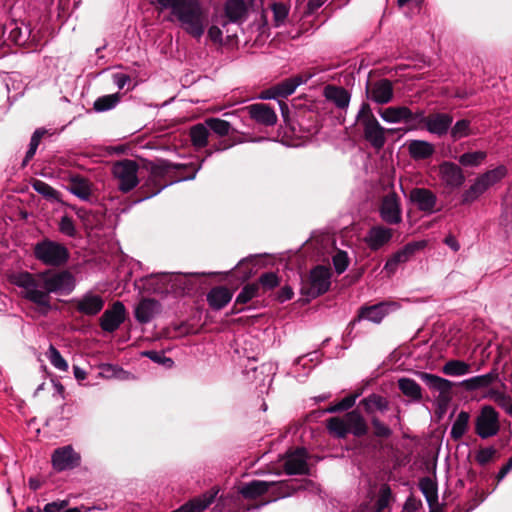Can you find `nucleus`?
Masks as SVG:
<instances>
[{"label": "nucleus", "instance_id": "14", "mask_svg": "<svg viewBox=\"0 0 512 512\" xmlns=\"http://www.w3.org/2000/svg\"><path fill=\"white\" fill-rule=\"evenodd\" d=\"M331 285V272L322 265L313 268L309 275V287L304 292L311 298H316L326 293Z\"/></svg>", "mask_w": 512, "mask_h": 512}, {"label": "nucleus", "instance_id": "35", "mask_svg": "<svg viewBox=\"0 0 512 512\" xmlns=\"http://www.w3.org/2000/svg\"><path fill=\"white\" fill-rule=\"evenodd\" d=\"M68 190L83 201H89L92 194L90 181L79 175L70 178Z\"/></svg>", "mask_w": 512, "mask_h": 512}, {"label": "nucleus", "instance_id": "19", "mask_svg": "<svg viewBox=\"0 0 512 512\" xmlns=\"http://www.w3.org/2000/svg\"><path fill=\"white\" fill-rule=\"evenodd\" d=\"M238 112H246L257 124L272 127L277 123V114L273 108L264 103L248 105Z\"/></svg>", "mask_w": 512, "mask_h": 512}, {"label": "nucleus", "instance_id": "56", "mask_svg": "<svg viewBox=\"0 0 512 512\" xmlns=\"http://www.w3.org/2000/svg\"><path fill=\"white\" fill-rule=\"evenodd\" d=\"M272 12L276 26H279L287 18L289 11L285 4L276 2L272 5Z\"/></svg>", "mask_w": 512, "mask_h": 512}, {"label": "nucleus", "instance_id": "64", "mask_svg": "<svg viewBox=\"0 0 512 512\" xmlns=\"http://www.w3.org/2000/svg\"><path fill=\"white\" fill-rule=\"evenodd\" d=\"M444 243L449 247L451 248L454 252H457L459 251L460 249V244L458 242V240L456 239V237L452 234H449L447 235L445 238H444Z\"/></svg>", "mask_w": 512, "mask_h": 512}, {"label": "nucleus", "instance_id": "3", "mask_svg": "<svg viewBox=\"0 0 512 512\" xmlns=\"http://www.w3.org/2000/svg\"><path fill=\"white\" fill-rule=\"evenodd\" d=\"M325 426L328 433L337 439H344L349 434L362 438L369 431L366 419L357 409L348 411L343 416L328 418Z\"/></svg>", "mask_w": 512, "mask_h": 512}, {"label": "nucleus", "instance_id": "23", "mask_svg": "<svg viewBox=\"0 0 512 512\" xmlns=\"http://www.w3.org/2000/svg\"><path fill=\"white\" fill-rule=\"evenodd\" d=\"M439 177L446 187L452 189L459 188L465 182L461 167L450 161H444L439 165Z\"/></svg>", "mask_w": 512, "mask_h": 512}, {"label": "nucleus", "instance_id": "40", "mask_svg": "<svg viewBox=\"0 0 512 512\" xmlns=\"http://www.w3.org/2000/svg\"><path fill=\"white\" fill-rule=\"evenodd\" d=\"M470 414L466 411H461L457 415L452 424L450 436L453 440H460L468 430Z\"/></svg>", "mask_w": 512, "mask_h": 512}, {"label": "nucleus", "instance_id": "10", "mask_svg": "<svg viewBox=\"0 0 512 512\" xmlns=\"http://www.w3.org/2000/svg\"><path fill=\"white\" fill-rule=\"evenodd\" d=\"M138 170V163L130 159L118 161L113 165L112 172L119 191L128 193L139 184Z\"/></svg>", "mask_w": 512, "mask_h": 512}, {"label": "nucleus", "instance_id": "57", "mask_svg": "<svg viewBox=\"0 0 512 512\" xmlns=\"http://www.w3.org/2000/svg\"><path fill=\"white\" fill-rule=\"evenodd\" d=\"M143 355L148 357L150 360H152L155 363H165L166 361L172 363V360L170 358H167L164 355V353L159 352V351H155V350L145 351V352H143Z\"/></svg>", "mask_w": 512, "mask_h": 512}, {"label": "nucleus", "instance_id": "5", "mask_svg": "<svg viewBox=\"0 0 512 512\" xmlns=\"http://www.w3.org/2000/svg\"><path fill=\"white\" fill-rule=\"evenodd\" d=\"M356 121L363 129L364 139L375 150H380L386 143V129L376 119L373 111L367 102H363L356 115Z\"/></svg>", "mask_w": 512, "mask_h": 512}, {"label": "nucleus", "instance_id": "11", "mask_svg": "<svg viewBox=\"0 0 512 512\" xmlns=\"http://www.w3.org/2000/svg\"><path fill=\"white\" fill-rule=\"evenodd\" d=\"M475 433L481 439L496 436L500 431L499 413L491 405H484L475 418Z\"/></svg>", "mask_w": 512, "mask_h": 512}, {"label": "nucleus", "instance_id": "22", "mask_svg": "<svg viewBox=\"0 0 512 512\" xmlns=\"http://www.w3.org/2000/svg\"><path fill=\"white\" fill-rule=\"evenodd\" d=\"M73 303L76 311L85 316L97 315L105 304L102 296L92 292H86L80 298L74 299Z\"/></svg>", "mask_w": 512, "mask_h": 512}, {"label": "nucleus", "instance_id": "16", "mask_svg": "<svg viewBox=\"0 0 512 512\" xmlns=\"http://www.w3.org/2000/svg\"><path fill=\"white\" fill-rule=\"evenodd\" d=\"M51 462L56 471L62 472L78 467L81 462V457L71 445H66L53 451Z\"/></svg>", "mask_w": 512, "mask_h": 512}, {"label": "nucleus", "instance_id": "39", "mask_svg": "<svg viewBox=\"0 0 512 512\" xmlns=\"http://www.w3.org/2000/svg\"><path fill=\"white\" fill-rule=\"evenodd\" d=\"M189 135L194 147L197 149L206 147L208 144L209 128L206 126L205 121L192 126Z\"/></svg>", "mask_w": 512, "mask_h": 512}, {"label": "nucleus", "instance_id": "43", "mask_svg": "<svg viewBox=\"0 0 512 512\" xmlns=\"http://www.w3.org/2000/svg\"><path fill=\"white\" fill-rule=\"evenodd\" d=\"M470 364L462 360H449L443 367L442 372L448 376H463L470 373Z\"/></svg>", "mask_w": 512, "mask_h": 512}, {"label": "nucleus", "instance_id": "54", "mask_svg": "<svg viewBox=\"0 0 512 512\" xmlns=\"http://www.w3.org/2000/svg\"><path fill=\"white\" fill-rule=\"evenodd\" d=\"M59 231L68 237H75L76 228L74 221L70 216L64 215L61 217L59 222Z\"/></svg>", "mask_w": 512, "mask_h": 512}, {"label": "nucleus", "instance_id": "62", "mask_svg": "<svg viewBox=\"0 0 512 512\" xmlns=\"http://www.w3.org/2000/svg\"><path fill=\"white\" fill-rule=\"evenodd\" d=\"M512 470V456L509 458L506 464H504L496 475L497 482H501L506 475Z\"/></svg>", "mask_w": 512, "mask_h": 512}, {"label": "nucleus", "instance_id": "20", "mask_svg": "<svg viewBox=\"0 0 512 512\" xmlns=\"http://www.w3.org/2000/svg\"><path fill=\"white\" fill-rule=\"evenodd\" d=\"M393 235V229L383 225H374L367 231L363 241L371 251L376 252L386 246L392 240Z\"/></svg>", "mask_w": 512, "mask_h": 512}, {"label": "nucleus", "instance_id": "36", "mask_svg": "<svg viewBox=\"0 0 512 512\" xmlns=\"http://www.w3.org/2000/svg\"><path fill=\"white\" fill-rule=\"evenodd\" d=\"M224 11L230 22H241L245 19L247 6L243 0H227Z\"/></svg>", "mask_w": 512, "mask_h": 512}, {"label": "nucleus", "instance_id": "34", "mask_svg": "<svg viewBox=\"0 0 512 512\" xmlns=\"http://www.w3.org/2000/svg\"><path fill=\"white\" fill-rule=\"evenodd\" d=\"M324 96L327 100L333 102L336 107L345 109L349 106L351 95L340 86L328 85L324 89Z\"/></svg>", "mask_w": 512, "mask_h": 512}, {"label": "nucleus", "instance_id": "21", "mask_svg": "<svg viewBox=\"0 0 512 512\" xmlns=\"http://www.w3.org/2000/svg\"><path fill=\"white\" fill-rule=\"evenodd\" d=\"M409 200L423 213L436 212L437 196L428 188H413L409 193Z\"/></svg>", "mask_w": 512, "mask_h": 512}, {"label": "nucleus", "instance_id": "13", "mask_svg": "<svg viewBox=\"0 0 512 512\" xmlns=\"http://www.w3.org/2000/svg\"><path fill=\"white\" fill-rule=\"evenodd\" d=\"M399 304L394 301H383L370 306H362L352 323L367 320L379 324L391 312L397 310Z\"/></svg>", "mask_w": 512, "mask_h": 512}, {"label": "nucleus", "instance_id": "49", "mask_svg": "<svg viewBox=\"0 0 512 512\" xmlns=\"http://www.w3.org/2000/svg\"><path fill=\"white\" fill-rule=\"evenodd\" d=\"M33 189L47 199L60 201V192L54 189L48 183L42 180H35L32 184Z\"/></svg>", "mask_w": 512, "mask_h": 512}, {"label": "nucleus", "instance_id": "59", "mask_svg": "<svg viewBox=\"0 0 512 512\" xmlns=\"http://www.w3.org/2000/svg\"><path fill=\"white\" fill-rule=\"evenodd\" d=\"M294 296V292H293V289L286 285V286H283L278 294H277V299L279 302L283 303V302H286V301H289L293 298Z\"/></svg>", "mask_w": 512, "mask_h": 512}, {"label": "nucleus", "instance_id": "50", "mask_svg": "<svg viewBox=\"0 0 512 512\" xmlns=\"http://www.w3.org/2000/svg\"><path fill=\"white\" fill-rule=\"evenodd\" d=\"M496 455H497L496 448L493 446H489V447H484V448L478 449L475 453L474 458H475L476 463L479 466L484 467L487 464H489L490 462H493L494 459L496 458Z\"/></svg>", "mask_w": 512, "mask_h": 512}, {"label": "nucleus", "instance_id": "51", "mask_svg": "<svg viewBox=\"0 0 512 512\" xmlns=\"http://www.w3.org/2000/svg\"><path fill=\"white\" fill-rule=\"evenodd\" d=\"M357 395L350 394L342 398L339 402L329 405L326 409V413H337L343 411H349L356 402Z\"/></svg>", "mask_w": 512, "mask_h": 512}, {"label": "nucleus", "instance_id": "6", "mask_svg": "<svg viewBox=\"0 0 512 512\" xmlns=\"http://www.w3.org/2000/svg\"><path fill=\"white\" fill-rule=\"evenodd\" d=\"M33 254L41 264L54 268L65 266L70 259L69 249L64 244L48 238L34 245Z\"/></svg>", "mask_w": 512, "mask_h": 512}, {"label": "nucleus", "instance_id": "28", "mask_svg": "<svg viewBox=\"0 0 512 512\" xmlns=\"http://www.w3.org/2000/svg\"><path fill=\"white\" fill-rule=\"evenodd\" d=\"M420 377L430 390L439 392L440 398H450L453 388V383L450 380L427 372L421 373Z\"/></svg>", "mask_w": 512, "mask_h": 512}, {"label": "nucleus", "instance_id": "37", "mask_svg": "<svg viewBox=\"0 0 512 512\" xmlns=\"http://www.w3.org/2000/svg\"><path fill=\"white\" fill-rule=\"evenodd\" d=\"M399 390L414 402H419L422 399L421 386L411 378L402 377L398 380Z\"/></svg>", "mask_w": 512, "mask_h": 512}, {"label": "nucleus", "instance_id": "63", "mask_svg": "<svg viewBox=\"0 0 512 512\" xmlns=\"http://www.w3.org/2000/svg\"><path fill=\"white\" fill-rule=\"evenodd\" d=\"M259 98L262 100H269V99H277L280 98L275 85L270 87L269 89L263 90L261 94L259 95Z\"/></svg>", "mask_w": 512, "mask_h": 512}, {"label": "nucleus", "instance_id": "26", "mask_svg": "<svg viewBox=\"0 0 512 512\" xmlns=\"http://www.w3.org/2000/svg\"><path fill=\"white\" fill-rule=\"evenodd\" d=\"M368 98L377 104H387L393 98V86L390 80L381 79L367 87Z\"/></svg>", "mask_w": 512, "mask_h": 512}, {"label": "nucleus", "instance_id": "32", "mask_svg": "<svg viewBox=\"0 0 512 512\" xmlns=\"http://www.w3.org/2000/svg\"><path fill=\"white\" fill-rule=\"evenodd\" d=\"M380 116L387 123H410L413 111L407 106L387 107L380 112Z\"/></svg>", "mask_w": 512, "mask_h": 512}, {"label": "nucleus", "instance_id": "33", "mask_svg": "<svg viewBox=\"0 0 512 512\" xmlns=\"http://www.w3.org/2000/svg\"><path fill=\"white\" fill-rule=\"evenodd\" d=\"M407 149L414 160L428 159L435 152L434 145L425 140H410L407 142Z\"/></svg>", "mask_w": 512, "mask_h": 512}, {"label": "nucleus", "instance_id": "2", "mask_svg": "<svg viewBox=\"0 0 512 512\" xmlns=\"http://www.w3.org/2000/svg\"><path fill=\"white\" fill-rule=\"evenodd\" d=\"M159 11L170 10L179 27L195 39H200L208 25V14L200 0H156Z\"/></svg>", "mask_w": 512, "mask_h": 512}, {"label": "nucleus", "instance_id": "29", "mask_svg": "<svg viewBox=\"0 0 512 512\" xmlns=\"http://www.w3.org/2000/svg\"><path fill=\"white\" fill-rule=\"evenodd\" d=\"M160 303L151 298L142 299L135 308V318L141 324H147L159 313Z\"/></svg>", "mask_w": 512, "mask_h": 512}, {"label": "nucleus", "instance_id": "60", "mask_svg": "<svg viewBox=\"0 0 512 512\" xmlns=\"http://www.w3.org/2000/svg\"><path fill=\"white\" fill-rule=\"evenodd\" d=\"M130 81L131 78L128 74L115 73L113 75V82L119 89H123L128 83H130Z\"/></svg>", "mask_w": 512, "mask_h": 512}, {"label": "nucleus", "instance_id": "12", "mask_svg": "<svg viewBox=\"0 0 512 512\" xmlns=\"http://www.w3.org/2000/svg\"><path fill=\"white\" fill-rule=\"evenodd\" d=\"M426 245L427 242L425 240L412 241L405 244L387 259L383 268L384 272L388 276L394 275L401 264L408 262L416 252L423 250Z\"/></svg>", "mask_w": 512, "mask_h": 512}, {"label": "nucleus", "instance_id": "44", "mask_svg": "<svg viewBox=\"0 0 512 512\" xmlns=\"http://www.w3.org/2000/svg\"><path fill=\"white\" fill-rule=\"evenodd\" d=\"M120 102L118 93L103 95L98 97L93 103V109L96 112H106L115 108Z\"/></svg>", "mask_w": 512, "mask_h": 512}, {"label": "nucleus", "instance_id": "41", "mask_svg": "<svg viewBox=\"0 0 512 512\" xmlns=\"http://www.w3.org/2000/svg\"><path fill=\"white\" fill-rule=\"evenodd\" d=\"M419 489L430 507L438 502L437 484L430 477H423L419 480Z\"/></svg>", "mask_w": 512, "mask_h": 512}, {"label": "nucleus", "instance_id": "55", "mask_svg": "<svg viewBox=\"0 0 512 512\" xmlns=\"http://www.w3.org/2000/svg\"><path fill=\"white\" fill-rule=\"evenodd\" d=\"M67 506L68 502L65 500L54 501L47 503L43 508V512H80V510L77 507L67 508Z\"/></svg>", "mask_w": 512, "mask_h": 512}, {"label": "nucleus", "instance_id": "52", "mask_svg": "<svg viewBox=\"0 0 512 512\" xmlns=\"http://www.w3.org/2000/svg\"><path fill=\"white\" fill-rule=\"evenodd\" d=\"M256 283L259 284V289H262L265 293L276 288L280 283V279L275 272H265Z\"/></svg>", "mask_w": 512, "mask_h": 512}, {"label": "nucleus", "instance_id": "58", "mask_svg": "<svg viewBox=\"0 0 512 512\" xmlns=\"http://www.w3.org/2000/svg\"><path fill=\"white\" fill-rule=\"evenodd\" d=\"M421 506L422 502L420 499L409 496L404 503L403 509L405 512H416Z\"/></svg>", "mask_w": 512, "mask_h": 512}, {"label": "nucleus", "instance_id": "18", "mask_svg": "<svg viewBox=\"0 0 512 512\" xmlns=\"http://www.w3.org/2000/svg\"><path fill=\"white\" fill-rule=\"evenodd\" d=\"M126 318V308L121 301H115L100 318V327L104 332L116 331Z\"/></svg>", "mask_w": 512, "mask_h": 512}, {"label": "nucleus", "instance_id": "61", "mask_svg": "<svg viewBox=\"0 0 512 512\" xmlns=\"http://www.w3.org/2000/svg\"><path fill=\"white\" fill-rule=\"evenodd\" d=\"M208 37L209 39L214 43H221L222 42V31L218 26H211L208 29Z\"/></svg>", "mask_w": 512, "mask_h": 512}, {"label": "nucleus", "instance_id": "17", "mask_svg": "<svg viewBox=\"0 0 512 512\" xmlns=\"http://www.w3.org/2000/svg\"><path fill=\"white\" fill-rule=\"evenodd\" d=\"M2 36L17 46H25L30 39L32 30L30 25L24 21L11 20L0 30Z\"/></svg>", "mask_w": 512, "mask_h": 512}, {"label": "nucleus", "instance_id": "9", "mask_svg": "<svg viewBox=\"0 0 512 512\" xmlns=\"http://www.w3.org/2000/svg\"><path fill=\"white\" fill-rule=\"evenodd\" d=\"M271 487H273V493H275L274 500L288 497L291 495L292 491H294V487H292L288 481L267 482L253 480L246 483L240 489V493L245 498L254 499L268 492Z\"/></svg>", "mask_w": 512, "mask_h": 512}, {"label": "nucleus", "instance_id": "48", "mask_svg": "<svg viewBox=\"0 0 512 512\" xmlns=\"http://www.w3.org/2000/svg\"><path fill=\"white\" fill-rule=\"evenodd\" d=\"M259 284L252 282L246 284L237 295L235 300L236 304H246L251 301L253 298L259 296Z\"/></svg>", "mask_w": 512, "mask_h": 512}, {"label": "nucleus", "instance_id": "24", "mask_svg": "<svg viewBox=\"0 0 512 512\" xmlns=\"http://www.w3.org/2000/svg\"><path fill=\"white\" fill-rule=\"evenodd\" d=\"M237 113L238 111L224 113V117L230 118L228 120L216 117L207 118L205 119L206 126H208L209 131L211 130L213 133L220 137L227 136L230 133L238 132V128L236 127V120L239 117L237 116Z\"/></svg>", "mask_w": 512, "mask_h": 512}, {"label": "nucleus", "instance_id": "45", "mask_svg": "<svg viewBox=\"0 0 512 512\" xmlns=\"http://www.w3.org/2000/svg\"><path fill=\"white\" fill-rule=\"evenodd\" d=\"M487 158L485 151H472L463 153L458 157V162L463 167H478Z\"/></svg>", "mask_w": 512, "mask_h": 512}, {"label": "nucleus", "instance_id": "47", "mask_svg": "<svg viewBox=\"0 0 512 512\" xmlns=\"http://www.w3.org/2000/svg\"><path fill=\"white\" fill-rule=\"evenodd\" d=\"M472 134L471 122L467 119H461L450 127V137L453 141L460 140Z\"/></svg>", "mask_w": 512, "mask_h": 512}, {"label": "nucleus", "instance_id": "53", "mask_svg": "<svg viewBox=\"0 0 512 512\" xmlns=\"http://www.w3.org/2000/svg\"><path fill=\"white\" fill-rule=\"evenodd\" d=\"M333 266L338 274L346 271L349 265V258L347 252L338 251L332 258Z\"/></svg>", "mask_w": 512, "mask_h": 512}, {"label": "nucleus", "instance_id": "15", "mask_svg": "<svg viewBox=\"0 0 512 512\" xmlns=\"http://www.w3.org/2000/svg\"><path fill=\"white\" fill-rule=\"evenodd\" d=\"M379 214L381 219L389 225H398L402 222L401 203L395 192H390L382 198Z\"/></svg>", "mask_w": 512, "mask_h": 512}, {"label": "nucleus", "instance_id": "7", "mask_svg": "<svg viewBox=\"0 0 512 512\" xmlns=\"http://www.w3.org/2000/svg\"><path fill=\"white\" fill-rule=\"evenodd\" d=\"M360 405L365 413L371 416L370 422L374 429V436L377 438H389L393 433L392 429L375 415L377 411L385 412L389 409V400L380 394L371 393L360 401Z\"/></svg>", "mask_w": 512, "mask_h": 512}, {"label": "nucleus", "instance_id": "25", "mask_svg": "<svg viewBox=\"0 0 512 512\" xmlns=\"http://www.w3.org/2000/svg\"><path fill=\"white\" fill-rule=\"evenodd\" d=\"M453 117L448 113H433L425 119L426 130L439 137L444 136L450 130Z\"/></svg>", "mask_w": 512, "mask_h": 512}, {"label": "nucleus", "instance_id": "8", "mask_svg": "<svg viewBox=\"0 0 512 512\" xmlns=\"http://www.w3.org/2000/svg\"><path fill=\"white\" fill-rule=\"evenodd\" d=\"M508 170L506 166L499 165L494 169L488 170L480 174L473 184L462 194L463 203H471L478 199L490 187L500 182L506 177Z\"/></svg>", "mask_w": 512, "mask_h": 512}, {"label": "nucleus", "instance_id": "27", "mask_svg": "<svg viewBox=\"0 0 512 512\" xmlns=\"http://www.w3.org/2000/svg\"><path fill=\"white\" fill-rule=\"evenodd\" d=\"M284 470L289 475H301L307 472V455L304 448H298L287 455Z\"/></svg>", "mask_w": 512, "mask_h": 512}, {"label": "nucleus", "instance_id": "46", "mask_svg": "<svg viewBox=\"0 0 512 512\" xmlns=\"http://www.w3.org/2000/svg\"><path fill=\"white\" fill-rule=\"evenodd\" d=\"M46 357L55 369L61 372L68 371L69 365L67 361L63 358L59 350L53 344L49 345V348L46 352Z\"/></svg>", "mask_w": 512, "mask_h": 512}, {"label": "nucleus", "instance_id": "4", "mask_svg": "<svg viewBox=\"0 0 512 512\" xmlns=\"http://www.w3.org/2000/svg\"><path fill=\"white\" fill-rule=\"evenodd\" d=\"M176 168V165L167 161L152 164L147 179L137 191L139 194L137 202L156 196L164 188L177 182L178 180L174 177Z\"/></svg>", "mask_w": 512, "mask_h": 512}, {"label": "nucleus", "instance_id": "38", "mask_svg": "<svg viewBox=\"0 0 512 512\" xmlns=\"http://www.w3.org/2000/svg\"><path fill=\"white\" fill-rule=\"evenodd\" d=\"M308 78H304L301 75H295L290 78H286L283 81L275 85L279 97L286 98L293 94L298 86L305 83Z\"/></svg>", "mask_w": 512, "mask_h": 512}, {"label": "nucleus", "instance_id": "30", "mask_svg": "<svg viewBox=\"0 0 512 512\" xmlns=\"http://www.w3.org/2000/svg\"><path fill=\"white\" fill-rule=\"evenodd\" d=\"M499 373L497 368L492 369L490 372L474 376L468 379L463 380L460 385L466 391H475L478 389H483L489 387L492 383L498 380Z\"/></svg>", "mask_w": 512, "mask_h": 512}, {"label": "nucleus", "instance_id": "1", "mask_svg": "<svg viewBox=\"0 0 512 512\" xmlns=\"http://www.w3.org/2000/svg\"><path fill=\"white\" fill-rule=\"evenodd\" d=\"M11 284L20 289V296L40 308L51 309V294L67 296L77 286L75 275L68 269H46L38 273L21 271L10 276Z\"/></svg>", "mask_w": 512, "mask_h": 512}, {"label": "nucleus", "instance_id": "42", "mask_svg": "<svg viewBox=\"0 0 512 512\" xmlns=\"http://www.w3.org/2000/svg\"><path fill=\"white\" fill-rule=\"evenodd\" d=\"M47 134H49V131L45 128H38L33 132L30 139L29 148L21 164L22 167H26L28 163L33 159L38 149V146L41 142V139Z\"/></svg>", "mask_w": 512, "mask_h": 512}, {"label": "nucleus", "instance_id": "31", "mask_svg": "<svg viewBox=\"0 0 512 512\" xmlns=\"http://www.w3.org/2000/svg\"><path fill=\"white\" fill-rule=\"evenodd\" d=\"M232 297L233 293L229 288L216 286L207 293V302L211 309L221 310L231 301Z\"/></svg>", "mask_w": 512, "mask_h": 512}]
</instances>
